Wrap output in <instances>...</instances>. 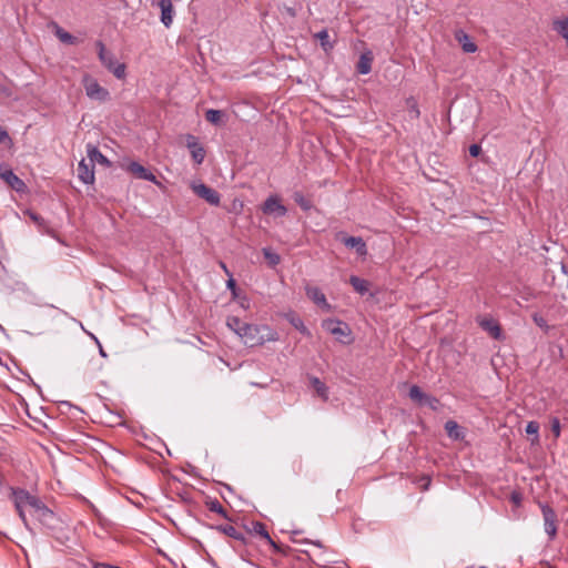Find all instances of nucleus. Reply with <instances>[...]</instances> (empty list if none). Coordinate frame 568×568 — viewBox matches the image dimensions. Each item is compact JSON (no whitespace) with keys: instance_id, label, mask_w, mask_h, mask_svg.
Returning a JSON list of instances; mask_svg holds the SVG:
<instances>
[{"instance_id":"nucleus-13","label":"nucleus","mask_w":568,"mask_h":568,"mask_svg":"<svg viewBox=\"0 0 568 568\" xmlns=\"http://www.w3.org/2000/svg\"><path fill=\"white\" fill-rule=\"evenodd\" d=\"M87 155L89 158V162L94 165L95 162L100 163L103 166L109 168L111 165L110 160L101 153V151L92 143L87 144Z\"/></svg>"},{"instance_id":"nucleus-31","label":"nucleus","mask_w":568,"mask_h":568,"mask_svg":"<svg viewBox=\"0 0 568 568\" xmlns=\"http://www.w3.org/2000/svg\"><path fill=\"white\" fill-rule=\"evenodd\" d=\"M55 36L63 43H68V44L75 43V38L71 33L64 31L63 29H61L59 27L57 28Z\"/></svg>"},{"instance_id":"nucleus-16","label":"nucleus","mask_w":568,"mask_h":568,"mask_svg":"<svg viewBox=\"0 0 568 568\" xmlns=\"http://www.w3.org/2000/svg\"><path fill=\"white\" fill-rule=\"evenodd\" d=\"M187 148L191 150L192 159L196 164H201L205 158V150L201 146L194 136H190L187 140Z\"/></svg>"},{"instance_id":"nucleus-8","label":"nucleus","mask_w":568,"mask_h":568,"mask_svg":"<svg viewBox=\"0 0 568 568\" xmlns=\"http://www.w3.org/2000/svg\"><path fill=\"white\" fill-rule=\"evenodd\" d=\"M541 511H542V517H544L545 531L549 536V538L552 539L557 534V526H556L557 515H556L555 510L551 507H549L548 505H542Z\"/></svg>"},{"instance_id":"nucleus-21","label":"nucleus","mask_w":568,"mask_h":568,"mask_svg":"<svg viewBox=\"0 0 568 568\" xmlns=\"http://www.w3.org/2000/svg\"><path fill=\"white\" fill-rule=\"evenodd\" d=\"M373 57L371 52L362 53L357 62V71L361 74H368L372 71Z\"/></svg>"},{"instance_id":"nucleus-28","label":"nucleus","mask_w":568,"mask_h":568,"mask_svg":"<svg viewBox=\"0 0 568 568\" xmlns=\"http://www.w3.org/2000/svg\"><path fill=\"white\" fill-rule=\"evenodd\" d=\"M445 430L447 432L448 436L454 439L460 438V427L458 424L454 420H448L445 423Z\"/></svg>"},{"instance_id":"nucleus-9","label":"nucleus","mask_w":568,"mask_h":568,"mask_svg":"<svg viewBox=\"0 0 568 568\" xmlns=\"http://www.w3.org/2000/svg\"><path fill=\"white\" fill-rule=\"evenodd\" d=\"M126 170H128V172L132 173L133 175H135L136 178H139L141 180L150 181L155 184L159 183L156 180V176L152 172H150L146 168H144L143 165H141L138 162H134V161L130 162L126 166Z\"/></svg>"},{"instance_id":"nucleus-1","label":"nucleus","mask_w":568,"mask_h":568,"mask_svg":"<svg viewBox=\"0 0 568 568\" xmlns=\"http://www.w3.org/2000/svg\"><path fill=\"white\" fill-rule=\"evenodd\" d=\"M10 499L13 503L14 509L18 513L23 526L31 530L29 520L27 518V509H30V514H32L37 507L42 503V500L32 495L30 491L23 488H10Z\"/></svg>"},{"instance_id":"nucleus-4","label":"nucleus","mask_w":568,"mask_h":568,"mask_svg":"<svg viewBox=\"0 0 568 568\" xmlns=\"http://www.w3.org/2000/svg\"><path fill=\"white\" fill-rule=\"evenodd\" d=\"M82 84L85 90V94L91 100L105 102L110 98L109 91L101 87L99 82L89 74H85L82 79Z\"/></svg>"},{"instance_id":"nucleus-24","label":"nucleus","mask_w":568,"mask_h":568,"mask_svg":"<svg viewBox=\"0 0 568 568\" xmlns=\"http://www.w3.org/2000/svg\"><path fill=\"white\" fill-rule=\"evenodd\" d=\"M349 283L353 286V288L361 295L366 294L369 290V282L358 276L352 275L349 277Z\"/></svg>"},{"instance_id":"nucleus-25","label":"nucleus","mask_w":568,"mask_h":568,"mask_svg":"<svg viewBox=\"0 0 568 568\" xmlns=\"http://www.w3.org/2000/svg\"><path fill=\"white\" fill-rule=\"evenodd\" d=\"M225 116L224 112L221 110L209 109L205 112V119L210 123L214 125H220L222 123V119Z\"/></svg>"},{"instance_id":"nucleus-34","label":"nucleus","mask_w":568,"mask_h":568,"mask_svg":"<svg viewBox=\"0 0 568 568\" xmlns=\"http://www.w3.org/2000/svg\"><path fill=\"white\" fill-rule=\"evenodd\" d=\"M291 323L292 325L298 329L302 334L304 335H310V331L307 329V327L304 325L303 321L298 317H293L291 320Z\"/></svg>"},{"instance_id":"nucleus-47","label":"nucleus","mask_w":568,"mask_h":568,"mask_svg":"<svg viewBox=\"0 0 568 568\" xmlns=\"http://www.w3.org/2000/svg\"><path fill=\"white\" fill-rule=\"evenodd\" d=\"M429 484H430V479H429V478H427V483H426V484H425V486H424V489H425V490H426V489H428Z\"/></svg>"},{"instance_id":"nucleus-46","label":"nucleus","mask_w":568,"mask_h":568,"mask_svg":"<svg viewBox=\"0 0 568 568\" xmlns=\"http://www.w3.org/2000/svg\"><path fill=\"white\" fill-rule=\"evenodd\" d=\"M513 500H514V503H516V504H517V503H519L520 497H519L518 495L514 494V495H513Z\"/></svg>"},{"instance_id":"nucleus-33","label":"nucleus","mask_w":568,"mask_h":568,"mask_svg":"<svg viewBox=\"0 0 568 568\" xmlns=\"http://www.w3.org/2000/svg\"><path fill=\"white\" fill-rule=\"evenodd\" d=\"M294 201L303 209L304 211H308L312 207V203L307 200L301 192L294 193Z\"/></svg>"},{"instance_id":"nucleus-15","label":"nucleus","mask_w":568,"mask_h":568,"mask_svg":"<svg viewBox=\"0 0 568 568\" xmlns=\"http://www.w3.org/2000/svg\"><path fill=\"white\" fill-rule=\"evenodd\" d=\"M158 6L161 9V22L170 28L173 23L174 9L171 0H160Z\"/></svg>"},{"instance_id":"nucleus-42","label":"nucleus","mask_w":568,"mask_h":568,"mask_svg":"<svg viewBox=\"0 0 568 568\" xmlns=\"http://www.w3.org/2000/svg\"><path fill=\"white\" fill-rule=\"evenodd\" d=\"M93 568H121V567L113 566V565L105 564V562H97V564H94Z\"/></svg>"},{"instance_id":"nucleus-18","label":"nucleus","mask_w":568,"mask_h":568,"mask_svg":"<svg viewBox=\"0 0 568 568\" xmlns=\"http://www.w3.org/2000/svg\"><path fill=\"white\" fill-rule=\"evenodd\" d=\"M456 40L460 43L464 52L474 53L477 51V45L470 40L469 36L463 30H458L455 33Z\"/></svg>"},{"instance_id":"nucleus-22","label":"nucleus","mask_w":568,"mask_h":568,"mask_svg":"<svg viewBox=\"0 0 568 568\" xmlns=\"http://www.w3.org/2000/svg\"><path fill=\"white\" fill-rule=\"evenodd\" d=\"M0 176L14 190L19 191L24 185L23 181L19 179L11 170H4Z\"/></svg>"},{"instance_id":"nucleus-29","label":"nucleus","mask_w":568,"mask_h":568,"mask_svg":"<svg viewBox=\"0 0 568 568\" xmlns=\"http://www.w3.org/2000/svg\"><path fill=\"white\" fill-rule=\"evenodd\" d=\"M315 38L320 40L322 48L325 51L333 49V44L329 42V36L327 30H321L315 34Z\"/></svg>"},{"instance_id":"nucleus-3","label":"nucleus","mask_w":568,"mask_h":568,"mask_svg":"<svg viewBox=\"0 0 568 568\" xmlns=\"http://www.w3.org/2000/svg\"><path fill=\"white\" fill-rule=\"evenodd\" d=\"M99 59L101 63L118 79L125 77V64L115 60L114 54L108 51L101 41L97 42Z\"/></svg>"},{"instance_id":"nucleus-19","label":"nucleus","mask_w":568,"mask_h":568,"mask_svg":"<svg viewBox=\"0 0 568 568\" xmlns=\"http://www.w3.org/2000/svg\"><path fill=\"white\" fill-rule=\"evenodd\" d=\"M478 323L480 327L488 332L494 338L500 337V327L495 320L481 318Z\"/></svg>"},{"instance_id":"nucleus-48","label":"nucleus","mask_w":568,"mask_h":568,"mask_svg":"<svg viewBox=\"0 0 568 568\" xmlns=\"http://www.w3.org/2000/svg\"><path fill=\"white\" fill-rule=\"evenodd\" d=\"M313 545L317 546V547H322V544L321 541H312Z\"/></svg>"},{"instance_id":"nucleus-37","label":"nucleus","mask_w":568,"mask_h":568,"mask_svg":"<svg viewBox=\"0 0 568 568\" xmlns=\"http://www.w3.org/2000/svg\"><path fill=\"white\" fill-rule=\"evenodd\" d=\"M551 424V432L554 433L555 437L558 438L560 436V422L557 417H554L550 422Z\"/></svg>"},{"instance_id":"nucleus-14","label":"nucleus","mask_w":568,"mask_h":568,"mask_svg":"<svg viewBox=\"0 0 568 568\" xmlns=\"http://www.w3.org/2000/svg\"><path fill=\"white\" fill-rule=\"evenodd\" d=\"M306 295L310 300H312L316 305L322 308L329 311L331 305L327 303L324 293L316 286H306L305 288Z\"/></svg>"},{"instance_id":"nucleus-40","label":"nucleus","mask_w":568,"mask_h":568,"mask_svg":"<svg viewBox=\"0 0 568 568\" xmlns=\"http://www.w3.org/2000/svg\"><path fill=\"white\" fill-rule=\"evenodd\" d=\"M480 151H481V148H480V145H478V144H471V145L469 146V154H470L471 156H474V158L478 156V155H479V153H480Z\"/></svg>"},{"instance_id":"nucleus-38","label":"nucleus","mask_w":568,"mask_h":568,"mask_svg":"<svg viewBox=\"0 0 568 568\" xmlns=\"http://www.w3.org/2000/svg\"><path fill=\"white\" fill-rule=\"evenodd\" d=\"M30 219L36 222L39 226H41L44 223V220L34 212H28Z\"/></svg>"},{"instance_id":"nucleus-43","label":"nucleus","mask_w":568,"mask_h":568,"mask_svg":"<svg viewBox=\"0 0 568 568\" xmlns=\"http://www.w3.org/2000/svg\"><path fill=\"white\" fill-rule=\"evenodd\" d=\"M9 140V134L6 130H3L2 128H0V142H4Z\"/></svg>"},{"instance_id":"nucleus-35","label":"nucleus","mask_w":568,"mask_h":568,"mask_svg":"<svg viewBox=\"0 0 568 568\" xmlns=\"http://www.w3.org/2000/svg\"><path fill=\"white\" fill-rule=\"evenodd\" d=\"M539 424L535 420L529 422L526 425V433L528 435H535V440H538Z\"/></svg>"},{"instance_id":"nucleus-44","label":"nucleus","mask_w":568,"mask_h":568,"mask_svg":"<svg viewBox=\"0 0 568 568\" xmlns=\"http://www.w3.org/2000/svg\"><path fill=\"white\" fill-rule=\"evenodd\" d=\"M94 338V341L97 342V344L99 345V353L102 357H106V353L105 351L103 349L101 343L99 342V339L95 337V336H92Z\"/></svg>"},{"instance_id":"nucleus-11","label":"nucleus","mask_w":568,"mask_h":568,"mask_svg":"<svg viewBox=\"0 0 568 568\" xmlns=\"http://www.w3.org/2000/svg\"><path fill=\"white\" fill-rule=\"evenodd\" d=\"M339 240L346 247L354 248L359 256L367 254V246L362 237L343 235Z\"/></svg>"},{"instance_id":"nucleus-39","label":"nucleus","mask_w":568,"mask_h":568,"mask_svg":"<svg viewBox=\"0 0 568 568\" xmlns=\"http://www.w3.org/2000/svg\"><path fill=\"white\" fill-rule=\"evenodd\" d=\"M226 287L232 291V293L236 294V282L233 278V276H229V280L226 281Z\"/></svg>"},{"instance_id":"nucleus-45","label":"nucleus","mask_w":568,"mask_h":568,"mask_svg":"<svg viewBox=\"0 0 568 568\" xmlns=\"http://www.w3.org/2000/svg\"><path fill=\"white\" fill-rule=\"evenodd\" d=\"M221 267H222V271H224V273L227 275V276H231L232 273L229 271V268L226 267L225 263L221 262L220 263Z\"/></svg>"},{"instance_id":"nucleus-49","label":"nucleus","mask_w":568,"mask_h":568,"mask_svg":"<svg viewBox=\"0 0 568 568\" xmlns=\"http://www.w3.org/2000/svg\"><path fill=\"white\" fill-rule=\"evenodd\" d=\"M300 532H301V531H298V530H293V531H292V534H293V535H297V534H300Z\"/></svg>"},{"instance_id":"nucleus-6","label":"nucleus","mask_w":568,"mask_h":568,"mask_svg":"<svg viewBox=\"0 0 568 568\" xmlns=\"http://www.w3.org/2000/svg\"><path fill=\"white\" fill-rule=\"evenodd\" d=\"M262 211L266 215L284 216L287 213L285 205L281 203L277 195H270L262 205Z\"/></svg>"},{"instance_id":"nucleus-41","label":"nucleus","mask_w":568,"mask_h":568,"mask_svg":"<svg viewBox=\"0 0 568 568\" xmlns=\"http://www.w3.org/2000/svg\"><path fill=\"white\" fill-rule=\"evenodd\" d=\"M534 322L536 323V325H538L539 327H547V323L545 321L544 317L541 316H538V315H534Z\"/></svg>"},{"instance_id":"nucleus-5","label":"nucleus","mask_w":568,"mask_h":568,"mask_svg":"<svg viewBox=\"0 0 568 568\" xmlns=\"http://www.w3.org/2000/svg\"><path fill=\"white\" fill-rule=\"evenodd\" d=\"M192 191L201 199L205 200L209 204L217 206L221 201V196L217 191L207 186L204 183H192Z\"/></svg>"},{"instance_id":"nucleus-7","label":"nucleus","mask_w":568,"mask_h":568,"mask_svg":"<svg viewBox=\"0 0 568 568\" xmlns=\"http://www.w3.org/2000/svg\"><path fill=\"white\" fill-rule=\"evenodd\" d=\"M42 526L53 528L57 521L54 513L42 501L31 514Z\"/></svg>"},{"instance_id":"nucleus-17","label":"nucleus","mask_w":568,"mask_h":568,"mask_svg":"<svg viewBox=\"0 0 568 568\" xmlns=\"http://www.w3.org/2000/svg\"><path fill=\"white\" fill-rule=\"evenodd\" d=\"M256 535L261 536L263 539H265L275 551L277 552H284L283 549L271 538L268 531L266 530V527L264 524L260 521H255L253 524L252 529Z\"/></svg>"},{"instance_id":"nucleus-30","label":"nucleus","mask_w":568,"mask_h":568,"mask_svg":"<svg viewBox=\"0 0 568 568\" xmlns=\"http://www.w3.org/2000/svg\"><path fill=\"white\" fill-rule=\"evenodd\" d=\"M262 252L265 260L268 262L271 266H276L281 262V256L277 253L273 252L271 248L264 247Z\"/></svg>"},{"instance_id":"nucleus-26","label":"nucleus","mask_w":568,"mask_h":568,"mask_svg":"<svg viewBox=\"0 0 568 568\" xmlns=\"http://www.w3.org/2000/svg\"><path fill=\"white\" fill-rule=\"evenodd\" d=\"M226 324L234 333L240 336L247 323L241 321L239 317L233 316L227 318Z\"/></svg>"},{"instance_id":"nucleus-2","label":"nucleus","mask_w":568,"mask_h":568,"mask_svg":"<svg viewBox=\"0 0 568 568\" xmlns=\"http://www.w3.org/2000/svg\"><path fill=\"white\" fill-rule=\"evenodd\" d=\"M240 337L244 344L250 347L262 345L266 341H277L278 335L276 332L270 329L267 326H257L253 324H246L244 331H242Z\"/></svg>"},{"instance_id":"nucleus-20","label":"nucleus","mask_w":568,"mask_h":568,"mask_svg":"<svg viewBox=\"0 0 568 568\" xmlns=\"http://www.w3.org/2000/svg\"><path fill=\"white\" fill-rule=\"evenodd\" d=\"M215 529L233 539H236L243 544H245L246 539L244 537V535L239 531L235 527H233L232 525H220V526H216Z\"/></svg>"},{"instance_id":"nucleus-27","label":"nucleus","mask_w":568,"mask_h":568,"mask_svg":"<svg viewBox=\"0 0 568 568\" xmlns=\"http://www.w3.org/2000/svg\"><path fill=\"white\" fill-rule=\"evenodd\" d=\"M409 398L418 404H423L424 399L426 398V395L419 386L417 385H413L410 388H409Z\"/></svg>"},{"instance_id":"nucleus-12","label":"nucleus","mask_w":568,"mask_h":568,"mask_svg":"<svg viewBox=\"0 0 568 568\" xmlns=\"http://www.w3.org/2000/svg\"><path fill=\"white\" fill-rule=\"evenodd\" d=\"M78 178L84 184H93L95 180L94 165H92L90 162L87 163L85 160L82 159L78 164Z\"/></svg>"},{"instance_id":"nucleus-32","label":"nucleus","mask_w":568,"mask_h":568,"mask_svg":"<svg viewBox=\"0 0 568 568\" xmlns=\"http://www.w3.org/2000/svg\"><path fill=\"white\" fill-rule=\"evenodd\" d=\"M207 508L213 511V513H216L219 515H222L224 518H229L227 517V514H226V510L224 509V507L222 506V504L216 500V499H213V500H210L207 503Z\"/></svg>"},{"instance_id":"nucleus-10","label":"nucleus","mask_w":568,"mask_h":568,"mask_svg":"<svg viewBox=\"0 0 568 568\" xmlns=\"http://www.w3.org/2000/svg\"><path fill=\"white\" fill-rule=\"evenodd\" d=\"M323 327L337 338H341L342 336H348L351 333L348 326L337 320L324 321Z\"/></svg>"},{"instance_id":"nucleus-36","label":"nucleus","mask_w":568,"mask_h":568,"mask_svg":"<svg viewBox=\"0 0 568 568\" xmlns=\"http://www.w3.org/2000/svg\"><path fill=\"white\" fill-rule=\"evenodd\" d=\"M422 405H426L432 409L436 410L438 408L439 400L434 396L426 395V398L424 399Z\"/></svg>"},{"instance_id":"nucleus-23","label":"nucleus","mask_w":568,"mask_h":568,"mask_svg":"<svg viewBox=\"0 0 568 568\" xmlns=\"http://www.w3.org/2000/svg\"><path fill=\"white\" fill-rule=\"evenodd\" d=\"M310 383L312 388L316 392L317 396L321 397L323 400L328 399V388L318 377H311Z\"/></svg>"}]
</instances>
